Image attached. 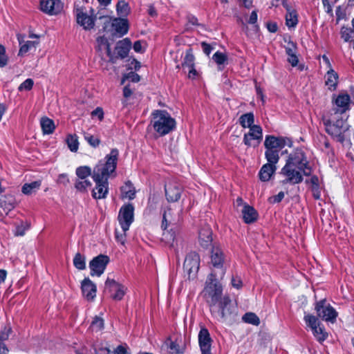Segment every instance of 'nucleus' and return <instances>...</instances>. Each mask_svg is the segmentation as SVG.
<instances>
[{
    "mask_svg": "<svg viewBox=\"0 0 354 354\" xmlns=\"http://www.w3.org/2000/svg\"><path fill=\"white\" fill-rule=\"evenodd\" d=\"M257 11L254 10L252 12L249 20L248 24L254 25L256 29H258V25H257Z\"/></svg>",
    "mask_w": 354,
    "mask_h": 354,
    "instance_id": "nucleus-56",
    "label": "nucleus"
},
{
    "mask_svg": "<svg viewBox=\"0 0 354 354\" xmlns=\"http://www.w3.org/2000/svg\"><path fill=\"white\" fill-rule=\"evenodd\" d=\"M91 327L93 330L99 331L104 328V320L98 317H95L91 322Z\"/></svg>",
    "mask_w": 354,
    "mask_h": 354,
    "instance_id": "nucleus-48",
    "label": "nucleus"
},
{
    "mask_svg": "<svg viewBox=\"0 0 354 354\" xmlns=\"http://www.w3.org/2000/svg\"><path fill=\"white\" fill-rule=\"evenodd\" d=\"M202 295L209 305L212 313H214L216 305L219 304L223 299V287L218 282L215 272H211L207 277Z\"/></svg>",
    "mask_w": 354,
    "mask_h": 354,
    "instance_id": "nucleus-1",
    "label": "nucleus"
},
{
    "mask_svg": "<svg viewBox=\"0 0 354 354\" xmlns=\"http://www.w3.org/2000/svg\"><path fill=\"white\" fill-rule=\"evenodd\" d=\"M286 145L285 140L274 136H267L264 142L266 149L281 150Z\"/></svg>",
    "mask_w": 354,
    "mask_h": 354,
    "instance_id": "nucleus-22",
    "label": "nucleus"
},
{
    "mask_svg": "<svg viewBox=\"0 0 354 354\" xmlns=\"http://www.w3.org/2000/svg\"><path fill=\"white\" fill-rule=\"evenodd\" d=\"M349 102L350 96L348 95H339L335 100V104L337 106L344 109L342 111L343 113L348 109Z\"/></svg>",
    "mask_w": 354,
    "mask_h": 354,
    "instance_id": "nucleus-37",
    "label": "nucleus"
},
{
    "mask_svg": "<svg viewBox=\"0 0 354 354\" xmlns=\"http://www.w3.org/2000/svg\"><path fill=\"white\" fill-rule=\"evenodd\" d=\"M97 41L99 44V45L105 46L106 54L109 57L110 61H111L112 62H115V59L117 58V57H115L112 54L110 44L109 43L107 39L104 37H99L97 39Z\"/></svg>",
    "mask_w": 354,
    "mask_h": 354,
    "instance_id": "nucleus-36",
    "label": "nucleus"
},
{
    "mask_svg": "<svg viewBox=\"0 0 354 354\" xmlns=\"http://www.w3.org/2000/svg\"><path fill=\"white\" fill-rule=\"evenodd\" d=\"M314 335L317 337V339L321 342L324 341L326 339L327 335L324 332V330L319 327V326H315L312 328Z\"/></svg>",
    "mask_w": 354,
    "mask_h": 354,
    "instance_id": "nucleus-49",
    "label": "nucleus"
},
{
    "mask_svg": "<svg viewBox=\"0 0 354 354\" xmlns=\"http://www.w3.org/2000/svg\"><path fill=\"white\" fill-rule=\"evenodd\" d=\"M231 283L233 287L237 289H240L243 285L241 278L238 277H232Z\"/></svg>",
    "mask_w": 354,
    "mask_h": 354,
    "instance_id": "nucleus-59",
    "label": "nucleus"
},
{
    "mask_svg": "<svg viewBox=\"0 0 354 354\" xmlns=\"http://www.w3.org/2000/svg\"><path fill=\"white\" fill-rule=\"evenodd\" d=\"M113 25L115 27V31L121 36L125 35L128 31V22L125 19L120 20L119 21L114 23Z\"/></svg>",
    "mask_w": 354,
    "mask_h": 354,
    "instance_id": "nucleus-39",
    "label": "nucleus"
},
{
    "mask_svg": "<svg viewBox=\"0 0 354 354\" xmlns=\"http://www.w3.org/2000/svg\"><path fill=\"white\" fill-rule=\"evenodd\" d=\"M243 218L245 223H252L257 221L258 213L254 208L249 205H244L242 209Z\"/></svg>",
    "mask_w": 354,
    "mask_h": 354,
    "instance_id": "nucleus-26",
    "label": "nucleus"
},
{
    "mask_svg": "<svg viewBox=\"0 0 354 354\" xmlns=\"http://www.w3.org/2000/svg\"><path fill=\"white\" fill-rule=\"evenodd\" d=\"M224 254L218 247H213L211 252V263L213 267L221 269V277L225 274V270L223 268L224 263Z\"/></svg>",
    "mask_w": 354,
    "mask_h": 354,
    "instance_id": "nucleus-15",
    "label": "nucleus"
},
{
    "mask_svg": "<svg viewBox=\"0 0 354 354\" xmlns=\"http://www.w3.org/2000/svg\"><path fill=\"white\" fill-rule=\"evenodd\" d=\"M34 84L33 80L32 79L26 80L22 84H20L18 89L21 91L23 90L30 91L32 89V86Z\"/></svg>",
    "mask_w": 354,
    "mask_h": 354,
    "instance_id": "nucleus-54",
    "label": "nucleus"
},
{
    "mask_svg": "<svg viewBox=\"0 0 354 354\" xmlns=\"http://www.w3.org/2000/svg\"><path fill=\"white\" fill-rule=\"evenodd\" d=\"M212 339L206 328H202L198 333V343L202 354H211Z\"/></svg>",
    "mask_w": 354,
    "mask_h": 354,
    "instance_id": "nucleus-13",
    "label": "nucleus"
},
{
    "mask_svg": "<svg viewBox=\"0 0 354 354\" xmlns=\"http://www.w3.org/2000/svg\"><path fill=\"white\" fill-rule=\"evenodd\" d=\"M181 210L176 214H174L173 209L171 207L167 209L163 212L162 228L166 230L169 224H177L180 221V212Z\"/></svg>",
    "mask_w": 354,
    "mask_h": 354,
    "instance_id": "nucleus-21",
    "label": "nucleus"
},
{
    "mask_svg": "<svg viewBox=\"0 0 354 354\" xmlns=\"http://www.w3.org/2000/svg\"><path fill=\"white\" fill-rule=\"evenodd\" d=\"M239 123L243 128H250L254 124V116L253 113H247L243 114L239 119Z\"/></svg>",
    "mask_w": 354,
    "mask_h": 354,
    "instance_id": "nucleus-31",
    "label": "nucleus"
},
{
    "mask_svg": "<svg viewBox=\"0 0 354 354\" xmlns=\"http://www.w3.org/2000/svg\"><path fill=\"white\" fill-rule=\"evenodd\" d=\"M325 130L337 142L343 143L345 141V133L349 129L346 120L339 118L335 122L330 120H324Z\"/></svg>",
    "mask_w": 354,
    "mask_h": 354,
    "instance_id": "nucleus-4",
    "label": "nucleus"
},
{
    "mask_svg": "<svg viewBox=\"0 0 354 354\" xmlns=\"http://www.w3.org/2000/svg\"><path fill=\"white\" fill-rule=\"evenodd\" d=\"M109 261V258L106 255L100 254L93 258L89 263L91 268V274L100 276L104 271L106 265Z\"/></svg>",
    "mask_w": 354,
    "mask_h": 354,
    "instance_id": "nucleus-12",
    "label": "nucleus"
},
{
    "mask_svg": "<svg viewBox=\"0 0 354 354\" xmlns=\"http://www.w3.org/2000/svg\"><path fill=\"white\" fill-rule=\"evenodd\" d=\"M91 115L93 117L97 116L100 121L102 120L104 118V112L102 109L100 107H97L91 112Z\"/></svg>",
    "mask_w": 354,
    "mask_h": 354,
    "instance_id": "nucleus-57",
    "label": "nucleus"
},
{
    "mask_svg": "<svg viewBox=\"0 0 354 354\" xmlns=\"http://www.w3.org/2000/svg\"><path fill=\"white\" fill-rule=\"evenodd\" d=\"M82 295L88 301H92L96 296V286L88 278H85L81 284Z\"/></svg>",
    "mask_w": 354,
    "mask_h": 354,
    "instance_id": "nucleus-19",
    "label": "nucleus"
},
{
    "mask_svg": "<svg viewBox=\"0 0 354 354\" xmlns=\"http://www.w3.org/2000/svg\"><path fill=\"white\" fill-rule=\"evenodd\" d=\"M286 164L290 165L292 167H297L298 169L301 170L304 176H310L312 173V168L309 165V162L305 155L304 151L301 149H295L291 153Z\"/></svg>",
    "mask_w": 354,
    "mask_h": 354,
    "instance_id": "nucleus-5",
    "label": "nucleus"
},
{
    "mask_svg": "<svg viewBox=\"0 0 354 354\" xmlns=\"http://www.w3.org/2000/svg\"><path fill=\"white\" fill-rule=\"evenodd\" d=\"M91 185V182L88 179L77 178L75 183V187L80 192H86L87 189Z\"/></svg>",
    "mask_w": 354,
    "mask_h": 354,
    "instance_id": "nucleus-38",
    "label": "nucleus"
},
{
    "mask_svg": "<svg viewBox=\"0 0 354 354\" xmlns=\"http://www.w3.org/2000/svg\"><path fill=\"white\" fill-rule=\"evenodd\" d=\"M281 150L266 149L265 156L268 163L276 165L279 160V153Z\"/></svg>",
    "mask_w": 354,
    "mask_h": 354,
    "instance_id": "nucleus-34",
    "label": "nucleus"
},
{
    "mask_svg": "<svg viewBox=\"0 0 354 354\" xmlns=\"http://www.w3.org/2000/svg\"><path fill=\"white\" fill-rule=\"evenodd\" d=\"M39 44L38 41H28L24 44L21 45L19 51V55L23 56L31 48H35L36 46Z\"/></svg>",
    "mask_w": 354,
    "mask_h": 354,
    "instance_id": "nucleus-45",
    "label": "nucleus"
},
{
    "mask_svg": "<svg viewBox=\"0 0 354 354\" xmlns=\"http://www.w3.org/2000/svg\"><path fill=\"white\" fill-rule=\"evenodd\" d=\"M11 332L12 328L10 325L4 326L0 331V340L4 341L8 339Z\"/></svg>",
    "mask_w": 354,
    "mask_h": 354,
    "instance_id": "nucleus-51",
    "label": "nucleus"
},
{
    "mask_svg": "<svg viewBox=\"0 0 354 354\" xmlns=\"http://www.w3.org/2000/svg\"><path fill=\"white\" fill-rule=\"evenodd\" d=\"M40 124L44 134L53 133L55 129L53 120L46 117L41 119Z\"/></svg>",
    "mask_w": 354,
    "mask_h": 354,
    "instance_id": "nucleus-29",
    "label": "nucleus"
},
{
    "mask_svg": "<svg viewBox=\"0 0 354 354\" xmlns=\"http://www.w3.org/2000/svg\"><path fill=\"white\" fill-rule=\"evenodd\" d=\"M15 225V230L14 234L16 236H24L26 233V231L28 230L30 227V223L23 221H21L19 223H16Z\"/></svg>",
    "mask_w": 354,
    "mask_h": 354,
    "instance_id": "nucleus-35",
    "label": "nucleus"
},
{
    "mask_svg": "<svg viewBox=\"0 0 354 354\" xmlns=\"http://www.w3.org/2000/svg\"><path fill=\"white\" fill-rule=\"evenodd\" d=\"M277 167L270 163H266L261 168L259 176V179L263 182L268 181L272 176L275 173Z\"/></svg>",
    "mask_w": 354,
    "mask_h": 354,
    "instance_id": "nucleus-24",
    "label": "nucleus"
},
{
    "mask_svg": "<svg viewBox=\"0 0 354 354\" xmlns=\"http://www.w3.org/2000/svg\"><path fill=\"white\" fill-rule=\"evenodd\" d=\"M338 75L332 68L327 72V80H326V85L328 86L330 89L335 90L337 84Z\"/></svg>",
    "mask_w": 354,
    "mask_h": 354,
    "instance_id": "nucleus-30",
    "label": "nucleus"
},
{
    "mask_svg": "<svg viewBox=\"0 0 354 354\" xmlns=\"http://www.w3.org/2000/svg\"><path fill=\"white\" fill-rule=\"evenodd\" d=\"M192 66H194V56L192 53V49L189 48L185 52V55L182 64L180 65L178 64L176 68H180L182 67L184 68L187 67L189 68Z\"/></svg>",
    "mask_w": 354,
    "mask_h": 354,
    "instance_id": "nucleus-28",
    "label": "nucleus"
},
{
    "mask_svg": "<svg viewBox=\"0 0 354 354\" xmlns=\"http://www.w3.org/2000/svg\"><path fill=\"white\" fill-rule=\"evenodd\" d=\"M304 319L307 325L310 326L311 329L318 326L317 319L314 315H308L305 316Z\"/></svg>",
    "mask_w": 354,
    "mask_h": 354,
    "instance_id": "nucleus-53",
    "label": "nucleus"
},
{
    "mask_svg": "<svg viewBox=\"0 0 354 354\" xmlns=\"http://www.w3.org/2000/svg\"><path fill=\"white\" fill-rule=\"evenodd\" d=\"M182 187L176 183L165 185V195L169 202L177 201L181 196Z\"/></svg>",
    "mask_w": 354,
    "mask_h": 354,
    "instance_id": "nucleus-20",
    "label": "nucleus"
},
{
    "mask_svg": "<svg viewBox=\"0 0 354 354\" xmlns=\"http://www.w3.org/2000/svg\"><path fill=\"white\" fill-rule=\"evenodd\" d=\"M119 156V151L117 149H112L110 153L107 154L104 160H100L97 165L93 168V178L99 179H109L111 174L115 172Z\"/></svg>",
    "mask_w": 354,
    "mask_h": 354,
    "instance_id": "nucleus-2",
    "label": "nucleus"
},
{
    "mask_svg": "<svg viewBox=\"0 0 354 354\" xmlns=\"http://www.w3.org/2000/svg\"><path fill=\"white\" fill-rule=\"evenodd\" d=\"M126 232L122 231V233H120L117 230H115V239L116 240L121 243L122 244H124L125 242V234Z\"/></svg>",
    "mask_w": 354,
    "mask_h": 354,
    "instance_id": "nucleus-60",
    "label": "nucleus"
},
{
    "mask_svg": "<svg viewBox=\"0 0 354 354\" xmlns=\"http://www.w3.org/2000/svg\"><path fill=\"white\" fill-rule=\"evenodd\" d=\"M113 353L114 354H129L128 353L127 348L122 345L117 346Z\"/></svg>",
    "mask_w": 354,
    "mask_h": 354,
    "instance_id": "nucleus-64",
    "label": "nucleus"
},
{
    "mask_svg": "<svg viewBox=\"0 0 354 354\" xmlns=\"http://www.w3.org/2000/svg\"><path fill=\"white\" fill-rule=\"evenodd\" d=\"M75 12L77 23L82 26L84 30H91L94 27L96 17H93V14L88 15L80 8H77Z\"/></svg>",
    "mask_w": 354,
    "mask_h": 354,
    "instance_id": "nucleus-14",
    "label": "nucleus"
},
{
    "mask_svg": "<svg viewBox=\"0 0 354 354\" xmlns=\"http://www.w3.org/2000/svg\"><path fill=\"white\" fill-rule=\"evenodd\" d=\"M283 6L286 8L287 13L286 15V24L289 28L296 26L298 23V17L297 11L292 9L286 3V0L283 1Z\"/></svg>",
    "mask_w": 354,
    "mask_h": 354,
    "instance_id": "nucleus-23",
    "label": "nucleus"
},
{
    "mask_svg": "<svg viewBox=\"0 0 354 354\" xmlns=\"http://www.w3.org/2000/svg\"><path fill=\"white\" fill-rule=\"evenodd\" d=\"M118 12L122 15L125 16L129 11V7L127 3L124 1H120L116 6Z\"/></svg>",
    "mask_w": 354,
    "mask_h": 354,
    "instance_id": "nucleus-46",
    "label": "nucleus"
},
{
    "mask_svg": "<svg viewBox=\"0 0 354 354\" xmlns=\"http://www.w3.org/2000/svg\"><path fill=\"white\" fill-rule=\"evenodd\" d=\"M66 143L71 151L76 152L77 151L79 142L76 135H68L66 138Z\"/></svg>",
    "mask_w": 354,
    "mask_h": 354,
    "instance_id": "nucleus-41",
    "label": "nucleus"
},
{
    "mask_svg": "<svg viewBox=\"0 0 354 354\" xmlns=\"http://www.w3.org/2000/svg\"><path fill=\"white\" fill-rule=\"evenodd\" d=\"M296 49H297L296 44L292 41H289L288 46L287 47H286V53L288 57L290 56L291 55L295 54Z\"/></svg>",
    "mask_w": 354,
    "mask_h": 354,
    "instance_id": "nucleus-55",
    "label": "nucleus"
},
{
    "mask_svg": "<svg viewBox=\"0 0 354 354\" xmlns=\"http://www.w3.org/2000/svg\"><path fill=\"white\" fill-rule=\"evenodd\" d=\"M281 174L286 178L281 181L283 185L290 183L292 185L299 184L303 180V172L297 167L286 164L281 170Z\"/></svg>",
    "mask_w": 354,
    "mask_h": 354,
    "instance_id": "nucleus-7",
    "label": "nucleus"
},
{
    "mask_svg": "<svg viewBox=\"0 0 354 354\" xmlns=\"http://www.w3.org/2000/svg\"><path fill=\"white\" fill-rule=\"evenodd\" d=\"M262 129L259 125H253L250 128V131L244 135L243 142L248 147H254L256 145L252 142V140H258L257 144L262 139Z\"/></svg>",
    "mask_w": 354,
    "mask_h": 354,
    "instance_id": "nucleus-17",
    "label": "nucleus"
},
{
    "mask_svg": "<svg viewBox=\"0 0 354 354\" xmlns=\"http://www.w3.org/2000/svg\"><path fill=\"white\" fill-rule=\"evenodd\" d=\"M57 183L62 184L64 185H66L69 183V179L68 178L67 174H59L57 179Z\"/></svg>",
    "mask_w": 354,
    "mask_h": 354,
    "instance_id": "nucleus-61",
    "label": "nucleus"
},
{
    "mask_svg": "<svg viewBox=\"0 0 354 354\" xmlns=\"http://www.w3.org/2000/svg\"><path fill=\"white\" fill-rule=\"evenodd\" d=\"M105 289L110 293L113 300H121L126 293L127 288L114 279L108 278L105 282Z\"/></svg>",
    "mask_w": 354,
    "mask_h": 354,
    "instance_id": "nucleus-11",
    "label": "nucleus"
},
{
    "mask_svg": "<svg viewBox=\"0 0 354 354\" xmlns=\"http://www.w3.org/2000/svg\"><path fill=\"white\" fill-rule=\"evenodd\" d=\"M341 37L344 41H351L354 38V29L343 26L340 31Z\"/></svg>",
    "mask_w": 354,
    "mask_h": 354,
    "instance_id": "nucleus-42",
    "label": "nucleus"
},
{
    "mask_svg": "<svg viewBox=\"0 0 354 354\" xmlns=\"http://www.w3.org/2000/svg\"><path fill=\"white\" fill-rule=\"evenodd\" d=\"M95 183V188L92 192V196L95 199H102L106 197L108 194V180L107 179L97 180V178H93Z\"/></svg>",
    "mask_w": 354,
    "mask_h": 354,
    "instance_id": "nucleus-18",
    "label": "nucleus"
},
{
    "mask_svg": "<svg viewBox=\"0 0 354 354\" xmlns=\"http://www.w3.org/2000/svg\"><path fill=\"white\" fill-rule=\"evenodd\" d=\"M212 59L217 64L222 65L226 62L227 57L225 54L217 51L214 54Z\"/></svg>",
    "mask_w": 354,
    "mask_h": 354,
    "instance_id": "nucleus-47",
    "label": "nucleus"
},
{
    "mask_svg": "<svg viewBox=\"0 0 354 354\" xmlns=\"http://www.w3.org/2000/svg\"><path fill=\"white\" fill-rule=\"evenodd\" d=\"M288 62L292 65V66H296L299 62L296 53L288 57Z\"/></svg>",
    "mask_w": 354,
    "mask_h": 354,
    "instance_id": "nucleus-63",
    "label": "nucleus"
},
{
    "mask_svg": "<svg viewBox=\"0 0 354 354\" xmlns=\"http://www.w3.org/2000/svg\"><path fill=\"white\" fill-rule=\"evenodd\" d=\"M41 10L48 15H57L62 8L60 0H41Z\"/></svg>",
    "mask_w": 354,
    "mask_h": 354,
    "instance_id": "nucleus-16",
    "label": "nucleus"
},
{
    "mask_svg": "<svg viewBox=\"0 0 354 354\" xmlns=\"http://www.w3.org/2000/svg\"><path fill=\"white\" fill-rule=\"evenodd\" d=\"M267 28L270 32H276L278 29V26L276 22L270 21L268 22L267 24Z\"/></svg>",
    "mask_w": 354,
    "mask_h": 354,
    "instance_id": "nucleus-62",
    "label": "nucleus"
},
{
    "mask_svg": "<svg viewBox=\"0 0 354 354\" xmlns=\"http://www.w3.org/2000/svg\"><path fill=\"white\" fill-rule=\"evenodd\" d=\"M84 138L93 147H97L100 144V140L93 136L87 134L84 136Z\"/></svg>",
    "mask_w": 354,
    "mask_h": 354,
    "instance_id": "nucleus-52",
    "label": "nucleus"
},
{
    "mask_svg": "<svg viewBox=\"0 0 354 354\" xmlns=\"http://www.w3.org/2000/svg\"><path fill=\"white\" fill-rule=\"evenodd\" d=\"M212 231L209 228H203L199 231L198 239L202 247H207L212 241Z\"/></svg>",
    "mask_w": 354,
    "mask_h": 354,
    "instance_id": "nucleus-27",
    "label": "nucleus"
},
{
    "mask_svg": "<svg viewBox=\"0 0 354 354\" xmlns=\"http://www.w3.org/2000/svg\"><path fill=\"white\" fill-rule=\"evenodd\" d=\"M131 41L128 38H125L118 41L115 46V50L118 57L124 59L127 57L129 49L131 48Z\"/></svg>",
    "mask_w": 354,
    "mask_h": 354,
    "instance_id": "nucleus-25",
    "label": "nucleus"
},
{
    "mask_svg": "<svg viewBox=\"0 0 354 354\" xmlns=\"http://www.w3.org/2000/svg\"><path fill=\"white\" fill-rule=\"evenodd\" d=\"M151 124L160 136H165L176 127V121L165 110H156L151 114Z\"/></svg>",
    "mask_w": 354,
    "mask_h": 354,
    "instance_id": "nucleus-3",
    "label": "nucleus"
},
{
    "mask_svg": "<svg viewBox=\"0 0 354 354\" xmlns=\"http://www.w3.org/2000/svg\"><path fill=\"white\" fill-rule=\"evenodd\" d=\"M8 62V57L6 53L5 47L0 44V67L3 68L6 66Z\"/></svg>",
    "mask_w": 354,
    "mask_h": 354,
    "instance_id": "nucleus-50",
    "label": "nucleus"
},
{
    "mask_svg": "<svg viewBox=\"0 0 354 354\" xmlns=\"http://www.w3.org/2000/svg\"><path fill=\"white\" fill-rule=\"evenodd\" d=\"M121 192L124 197L132 200L136 196V190L133 184L130 181L125 183V185L121 187Z\"/></svg>",
    "mask_w": 354,
    "mask_h": 354,
    "instance_id": "nucleus-32",
    "label": "nucleus"
},
{
    "mask_svg": "<svg viewBox=\"0 0 354 354\" xmlns=\"http://www.w3.org/2000/svg\"><path fill=\"white\" fill-rule=\"evenodd\" d=\"M283 197H284V193L283 192H280L278 194L270 198V203H278L282 201Z\"/></svg>",
    "mask_w": 354,
    "mask_h": 354,
    "instance_id": "nucleus-58",
    "label": "nucleus"
},
{
    "mask_svg": "<svg viewBox=\"0 0 354 354\" xmlns=\"http://www.w3.org/2000/svg\"><path fill=\"white\" fill-rule=\"evenodd\" d=\"M215 315H218L223 322H232L236 316V308L232 304L229 296L225 295L220 301L218 310H215Z\"/></svg>",
    "mask_w": 354,
    "mask_h": 354,
    "instance_id": "nucleus-6",
    "label": "nucleus"
},
{
    "mask_svg": "<svg viewBox=\"0 0 354 354\" xmlns=\"http://www.w3.org/2000/svg\"><path fill=\"white\" fill-rule=\"evenodd\" d=\"M76 175L80 179H86L89 176L93 175L91 169L88 166H81L76 169Z\"/></svg>",
    "mask_w": 354,
    "mask_h": 354,
    "instance_id": "nucleus-40",
    "label": "nucleus"
},
{
    "mask_svg": "<svg viewBox=\"0 0 354 354\" xmlns=\"http://www.w3.org/2000/svg\"><path fill=\"white\" fill-rule=\"evenodd\" d=\"M74 266L78 270H84L86 268L85 257L77 252L73 259Z\"/></svg>",
    "mask_w": 354,
    "mask_h": 354,
    "instance_id": "nucleus-43",
    "label": "nucleus"
},
{
    "mask_svg": "<svg viewBox=\"0 0 354 354\" xmlns=\"http://www.w3.org/2000/svg\"><path fill=\"white\" fill-rule=\"evenodd\" d=\"M134 207L132 204L122 206L118 214V221L122 231L127 232L133 221Z\"/></svg>",
    "mask_w": 354,
    "mask_h": 354,
    "instance_id": "nucleus-9",
    "label": "nucleus"
},
{
    "mask_svg": "<svg viewBox=\"0 0 354 354\" xmlns=\"http://www.w3.org/2000/svg\"><path fill=\"white\" fill-rule=\"evenodd\" d=\"M326 302L325 299L317 302L315 310L317 315L323 320L334 322L337 316V313L332 306L326 305Z\"/></svg>",
    "mask_w": 354,
    "mask_h": 354,
    "instance_id": "nucleus-10",
    "label": "nucleus"
},
{
    "mask_svg": "<svg viewBox=\"0 0 354 354\" xmlns=\"http://www.w3.org/2000/svg\"><path fill=\"white\" fill-rule=\"evenodd\" d=\"M200 266V257L198 253L192 252L189 253L184 261L183 268L188 274V278L194 279L198 272Z\"/></svg>",
    "mask_w": 354,
    "mask_h": 354,
    "instance_id": "nucleus-8",
    "label": "nucleus"
},
{
    "mask_svg": "<svg viewBox=\"0 0 354 354\" xmlns=\"http://www.w3.org/2000/svg\"><path fill=\"white\" fill-rule=\"evenodd\" d=\"M41 181H33L30 183H26L21 188V192L26 195H30L39 189Z\"/></svg>",
    "mask_w": 354,
    "mask_h": 354,
    "instance_id": "nucleus-33",
    "label": "nucleus"
},
{
    "mask_svg": "<svg viewBox=\"0 0 354 354\" xmlns=\"http://www.w3.org/2000/svg\"><path fill=\"white\" fill-rule=\"evenodd\" d=\"M243 320L245 323L258 326L260 324L259 318L253 313H247L243 316Z\"/></svg>",
    "mask_w": 354,
    "mask_h": 354,
    "instance_id": "nucleus-44",
    "label": "nucleus"
}]
</instances>
